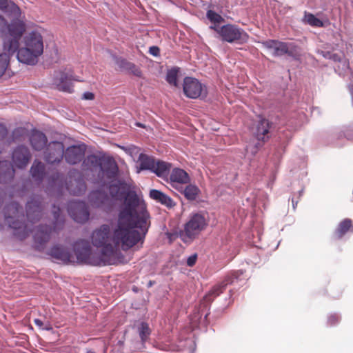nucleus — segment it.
Returning a JSON list of instances; mask_svg holds the SVG:
<instances>
[{
  "label": "nucleus",
  "instance_id": "f257e3e1",
  "mask_svg": "<svg viewBox=\"0 0 353 353\" xmlns=\"http://www.w3.org/2000/svg\"><path fill=\"white\" fill-rule=\"evenodd\" d=\"M112 197L122 200L114 236L123 250L143 242L150 227V215L142 196L123 179L112 181L109 186Z\"/></svg>",
  "mask_w": 353,
  "mask_h": 353
},
{
  "label": "nucleus",
  "instance_id": "f03ea898",
  "mask_svg": "<svg viewBox=\"0 0 353 353\" xmlns=\"http://www.w3.org/2000/svg\"><path fill=\"white\" fill-rule=\"evenodd\" d=\"M243 271L236 270L228 272L223 279L216 283L209 292L203 297L199 305L190 315V322L192 327L205 326L207 325V318L210 314V303L213 300L221 294L229 285L239 283V285L244 283V279L241 278Z\"/></svg>",
  "mask_w": 353,
  "mask_h": 353
},
{
  "label": "nucleus",
  "instance_id": "7ed1b4c3",
  "mask_svg": "<svg viewBox=\"0 0 353 353\" xmlns=\"http://www.w3.org/2000/svg\"><path fill=\"white\" fill-rule=\"evenodd\" d=\"M22 36L17 39L16 49L9 50L5 46V37L3 38V49L11 54H15L19 62L34 65L38 62L39 57L43 52V41L40 33L37 31H32L24 39V47L19 48L20 41Z\"/></svg>",
  "mask_w": 353,
  "mask_h": 353
},
{
  "label": "nucleus",
  "instance_id": "20e7f679",
  "mask_svg": "<svg viewBox=\"0 0 353 353\" xmlns=\"http://www.w3.org/2000/svg\"><path fill=\"white\" fill-rule=\"evenodd\" d=\"M0 10L10 19V23L8 22L6 26L8 32L5 35V46L10 50L16 49L17 39L26 31V25L20 19V8L13 2L0 0Z\"/></svg>",
  "mask_w": 353,
  "mask_h": 353
},
{
  "label": "nucleus",
  "instance_id": "39448f33",
  "mask_svg": "<svg viewBox=\"0 0 353 353\" xmlns=\"http://www.w3.org/2000/svg\"><path fill=\"white\" fill-rule=\"evenodd\" d=\"M82 166L90 172H97L101 180H113L118 176L119 172L114 159L104 153L88 154L82 161Z\"/></svg>",
  "mask_w": 353,
  "mask_h": 353
},
{
  "label": "nucleus",
  "instance_id": "423d86ee",
  "mask_svg": "<svg viewBox=\"0 0 353 353\" xmlns=\"http://www.w3.org/2000/svg\"><path fill=\"white\" fill-rule=\"evenodd\" d=\"M4 221L14 230V234L23 239L26 236L23 209L17 201L6 204L3 208Z\"/></svg>",
  "mask_w": 353,
  "mask_h": 353
},
{
  "label": "nucleus",
  "instance_id": "0eeeda50",
  "mask_svg": "<svg viewBox=\"0 0 353 353\" xmlns=\"http://www.w3.org/2000/svg\"><path fill=\"white\" fill-rule=\"evenodd\" d=\"M73 251L77 261L80 263L94 266H105L111 265V260L102 257L100 254L94 256L92 254V248L90 242L85 239H79L72 245Z\"/></svg>",
  "mask_w": 353,
  "mask_h": 353
},
{
  "label": "nucleus",
  "instance_id": "6e6552de",
  "mask_svg": "<svg viewBox=\"0 0 353 353\" xmlns=\"http://www.w3.org/2000/svg\"><path fill=\"white\" fill-rule=\"evenodd\" d=\"M276 129L274 122L263 117H261L257 122L254 136L256 140L246 146V151L254 156L273 136Z\"/></svg>",
  "mask_w": 353,
  "mask_h": 353
},
{
  "label": "nucleus",
  "instance_id": "1a4fd4ad",
  "mask_svg": "<svg viewBox=\"0 0 353 353\" xmlns=\"http://www.w3.org/2000/svg\"><path fill=\"white\" fill-rule=\"evenodd\" d=\"M92 243L97 248H101L100 255L105 259H110L114 254V248L112 243L116 245L121 243L115 238L114 234L113 237L110 235V229L108 225L103 224L98 230L93 232L92 234Z\"/></svg>",
  "mask_w": 353,
  "mask_h": 353
},
{
  "label": "nucleus",
  "instance_id": "9d476101",
  "mask_svg": "<svg viewBox=\"0 0 353 353\" xmlns=\"http://www.w3.org/2000/svg\"><path fill=\"white\" fill-rule=\"evenodd\" d=\"M262 46L271 52L274 57L288 55L294 60H298L301 56L299 46L294 42H284L277 39L263 41Z\"/></svg>",
  "mask_w": 353,
  "mask_h": 353
},
{
  "label": "nucleus",
  "instance_id": "9b49d317",
  "mask_svg": "<svg viewBox=\"0 0 353 353\" xmlns=\"http://www.w3.org/2000/svg\"><path fill=\"white\" fill-rule=\"evenodd\" d=\"M207 225L204 214L201 212L191 214L184 225V230L180 233L181 241L185 244H190Z\"/></svg>",
  "mask_w": 353,
  "mask_h": 353
},
{
  "label": "nucleus",
  "instance_id": "f8f14e48",
  "mask_svg": "<svg viewBox=\"0 0 353 353\" xmlns=\"http://www.w3.org/2000/svg\"><path fill=\"white\" fill-rule=\"evenodd\" d=\"M220 39L223 42L243 44L248 41V33L241 28L234 24H225L220 29Z\"/></svg>",
  "mask_w": 353,
  "mask_h": 353
},
{
  "label": "nucleus",
  "instance_id": "ddd939ff",
  "mask_svg": "<svg viewBox=\"0 0 353 353\" xmlns=\"http://www.w3.org/2000/svg\"><path fill=\"white\" fill-rule=\"evenodd\" d=\"M183 90L184 94L190 99H205L208 95V89L205 84L197 79L185 77L183 79Z\"/></svg>",
  "mask_w": 353,
  "mask_h": 353
},
{
  "label": "nucleus",
  "instance_id": "4468645a",
  "mask_svg": "<svg viewBox=\"0 0 353 353\" xmlns=\"http://www.w3.org/2000/svg\"><path fill=\"white\" fill-rule=\"evenodd\" d=\"M68 212L70 217L79 223H85L90 217L88 206L83 201H70L68 206Z\"/></svg>",
  "mask_w": 353,
  "mask_h": 353
},
{
  "label": "nucleus",
  "instance_id": "2eb2a0df",
  "mask_svg": "<svg viewBox=\"0 0 353 353\" xmlns=\"http://www.w3.org/2000/svg\"><path fill=\"white\" fill-rule=\"evenodd\" d=\"M64 145L61 141H53L47 145L44 151V160L49 164L59 163L63 158Z\"/></svg>",
  "mask_w": 353,
  "mask_h": 353
},
{
  "label": "nucleus",
  "instance_id": "dca6fc26",
  "mask_svg": "<svg viewBox=\"0 0 353 353\" xmlns=\"http://www.w3.org/2000/svg\"><path fill=\"white\" fill-rule=\"evenodd\" d=\"M85 151L86 145L85 143L72 145L64 150L63 157L68 164L76 165L85 158Z\"/></svg>",
  "mask_w": 353,
  "mask_h": 353
},
{
  "label": "nucleus",
  "instance_id": "f3484780",
  "mask_svg": "<svg viewBox=\"0 0 353 353\" xmlns=\"http://www.w3.org/2000/svg\"><path fill=\"white\" fill-rule=\"evenodd\" d=\"M52 227L47 224H40L33 236L34 250L41 252L50 239Z\"/></svg>",
  "mask_w": 353,
  "mask_h": 353
},
{
  "label": "nucleus",
  "instance_id": "a211bd4d",
  "mask_svg": "<svg viewBox=\"0 0 353 353\" xmlns=\"http://www.w3.org/2000/svg\"><path fill=\"white\" fill-rule=\"evenodd\" d=\"M43 206L41 199L33 196L28 201L26 205V213L28 220L34 223L40 220L42 216Z\"/></svg>",
  "mask_w": 353,
  "mask_h": 353
},
{
  "label": "nucleus",
  "instance_id": "6ab92c4d",
  "mask_svg": "<svg viewBox=\"0 0 353 353\" xmlns=\"http://www.w3.org/2000/svg\"><path fill=\"white\" fill-rule=\"evenodd\" d=\"M31 158V154L27 146L20 145L17 146L12 153V165L19 169H23L28 165Z\"/></svg>",
  "mask_w": 353,
  "mask_h": 353
},
{
  "label": "nucleus",
  "instance_id": "aec40b11",
  "mask_svg": "<svg viewBox=\"0 0 353 353\" xmlns=\"http://www.w3.org/2000/svg\"><path fill=\"white\" fill-rule=\"evenodd\" d=\"M47 254L52 258L53 261L65 265L69 264L72 261V253L68 248L63 245L57 244L52 246Z\"/></svg>",
  "mask_w": 353,
  "mask_h": 353
},
{
  "label": "nucleus",
  "instance_id": "412c9836",
  "mask_svg": "<svg viewBox=\"0 0 353 353\" xmlns=\"http://www.w3.org/2000/svg\"><path fill=\"white\" fill-rule=\"evenodd\" d=\"M67 189L71 194L76 196H81L85 193L86 184L81 174L77 173V175L70 176Z\"/></svg>",
  "mask_w": 353,
  "mask_h": 353
},
{
  "label": "nucleus",
  "instance_id": "4be33fe9",
  "mask_svg": "<svg viewBox=\"0 0 353 353\" xmlns=\"http://www.w3.org/2000/svg\"><path fill=\"white\" fill-rule=\"evenodd\" d=\"M190 182L189 174L183 169L174 168L170 174V183L173 188L179 190L182 184H187Z\"/></svg>",
  "mask_w": 353,
  "mask_h": 353
},
{
  "label": "nucleus",
  "instance_id": "5701e85b",
  "mask_svg": "<svg viewBox=\"0 0 353 353\" xmlns=\"http://www.w3.org/2000/svg\"><path fill=\"white\" fill-rule=\"evenodd\" d=\"M15 170L9 161H0V183L9 184L14 177Z\"/></svg>",
  "mask_w": 353,
  "mask_h": 353
},
{
  "label": "nucleus",
  "instance_id": "b1692460",
  "mask_svg": "<svg viewBox=\"0 0 353 353\" xmlns=\"http://www.w3.org/2000/svg\"><path fill=\"white\" fill-rule=\"evenodd\" d=\"M113 59L120 70L129 72L138 77L141 76V70L134 63L128 61L126 59L122 57L114 56Z\"/></svg>",
  "mask_w": 353,
  "mask_h": 353
},
{
  "label": "nucleus",
  "instance_id": "393cba45",
  "mask_svg": "<svg viewBox=\"0 0 353 353\" xmlns=\"http://www.w3.org/2000/svg\"><path fill=\"white\" fill-rule=\"evenodd\" d=\"M173 350L179 353H194L196 343L192 337H180L173 347Z\"/></svg>",
  "mask_w": 353,
  "mask_h": 353
},
{
  "label": "nucleus",
  "instance_id": "a878e982",
  "mask_svg": "<svg viewBox=\"0 0 353 353\" xmlns=\"http://www.w3.org/2000/svg\"><path fill=\"white\" fill-rule=\"evenodd\" d=\"M149 196L157 203H159L169 209L172 208L176 205V203L170 196L159 190H150Z\"/></svg>",
  "mask_w": 353,
  "mask_h": 353
},
{
  "label": "nucleus",
  "instance_id": "bb28decb",
  "mask_svg": "<svg viewBox=\"0 0 353 353\" xmlns=\"http://www.w3.org/2000/svg\"><path fill=\"white\" fill-rule=\"evenodd\" d=\"M47 141L46 135L39 130H33L30 137V145L36 151L42 150L46 145Z\"/></svg>",
  "mask_w": 353,
  "mask_h": 353
},
{
  "label": "nucleus",
  "instance_id": "cd10ccee",
  "mask_svg": "<svg viewBox=\"0 0 353 353\" xmlns=\"http://www.w3.org/2000/svg\"><path fill=\"white\" fill-rule=\"evenodd\" d=\"M57 86L60 91L72 92L73 83L71 76L64 72H61L57 79Z\"/></svg>",
  "mask_w": 353,
  "mask_h": 353
},
{
  "label": "nucleus",
  "instance_id": "c85d7f7f",
  "mask_svg": "<svg viewBox=\"0 0 353 353\" xmlns=\"http://www.w3.org/2000/svg\"><path fill=\"white\" fill-rule=\"evenodd\" d=\"M30 172L35 181L41 182L46 176L45 165L41 161H34L30 168Z\"/></svg>",
  "mask_w": 353,
  "mask_h": 353
},
{
  "label": "nucleus",
  "instance_id": "c756f323",
  "mask_svg": "<svg viewBox=\"0 0 353 353\" xmlns=\"http://www.w3.org/2000/svg\"><path fill=\"white\" fill-rule=\"evenodd\" d=\"M172 164L161 160H157L154 163V168L152 170V173H154L157 176L164 178L168 176Z\"/></svg>",
  "mask_w": 353,
  "mask_h": 353
},
{
  "label": "nucleus",
  "instance_id": "7c9ffc66",
  "mask_svg": "<svg viewBox=\"0 0 353 353\" xmlns=\"http://www.w3.org/2000/svg\"><path fill=\"white\" fill-rule=\"evenodd\" d=\"M138 161L139 162V170H149L151 172L154 168L155 159L145 153H140Z\"/></svg>",
  "mask_w": 353,
  "mask_h": 353
},
{
  "label": "nucleus",
  "instance_id": "2f4dec72",
  "mask_svg": "<svg viewBox=\"0 0 353 353\" xmlns=\"http://www.w3.org/2000/svg\"><path fill=\"white\" fill-rule=\"evenodd\" d=\"M89 200L96 207H101L108 200V194L101 190H95L89 195Z\"/></svg>",
  "mask_w": 353,
  "mask_h": 353
},
{
  "label": "nucleus",
  "instance_id": "473e14b6",
  "mask_svg": "<svg viewBox=\"0 0 353 353\" xmlns=\"http://www.w3.org/2000/svg\"><path fill=\"white\" fill-rule=\"evenodd\" d=\"M178 190L184 195L187 200L190 201L196 200L201 192L198 186L194 184H188L185 188L180 186Z\"/></svg>",
  "mask_w": 353,
  "mask_h": 353
},
{
  "label": "nucleus",
  "instance_id": "72a5a7b5",
  "mask_svg": "<svg viewBox=\"0 0 353 353\" xmlns=\"http://www.w3.org/2000/svg\"><path fill=\"white\" fill-rule=\"evenodd\" d=\"M292 137V132L290 130H282L278 133V144L283 151Z\"/></svg>",
  "mask_w": 353,
  "mask_h": 353
},
{
  "label": "nucleus",
  "instance_id": "f704fd0d",
  "mask_svg": "<svg viewBox=\"0 0 353 353\" xmlns=\"http://www.w3.org/2000/svg\"><path fill=\"white\" fill-rule=\"evenodd\" d=\"M137 332L141 339V346L143 347V343L146 342L151 334V330L149 327L148 323L145 321L141 322L137 325Z\"/></svg>",
  "mask_w": 353,
  "mask_h": 353
},
{
  "label": "nucleus",
  "instance_id": "c9c22d12",
  "mask_svg": "<svg viewBox=\"0 0 353 353\" xmlns=\"http://www.w3.org/2000/svg\"><path fill=\"white\" fill-rule=\"evenodd\" d=\"M352 220L350 219H345L339 223L335 230V234L339 239L342 238L347 232L351 228Z\"/></svg>",
  "mask_w": 353,
  "mask_h": 353
},
{
  "label": "nucleus",
  "instance_id": "e433bc0d",
  "mask_svg": "<svg viewBox=\"0 0 353 353\" xmlns=\"http://www.w3.org/2000/svg\"><path fill=\"white\" fill-rule=\"evenodd\" d=\"M179 72V68L172 67L168 70L166 73L165 80L170 84L174 87H178V74Z\"/></svg>",
  "mask_w": 353,
  "mask_h": 353
},
{
  "label": "nucleus",
  "instance_id": "4c0bfd02",
  "mask_svg": "<svg viewBox=\"0 0 353 353\" xmlns=\"http://www.w3.org/2000/svg\"><path fill=\"white\" fill-rule=\"evenodd\" d=\"M3 50L4 52L0 54V77H1L4 74L8 66L10 57L14 55L8 53L4 49Z\"/></svg>",
  "mask_w": 353,
  "mask_h": 353
},
{
  "label": "nucleus",
  "instance_id": "58836bf2",
  "mask_svg": "<svg viewBox=\"0 0 353 353\" xmlns=\"http://www.w3.org/2000/svg\"><path fill=\"white\" fill-rule=\"evenodd\" d=\"M305 20L307 24L312 27L322 28L324 26L323 22L312 13L305 12Z\"/></svg>",
  "mask_w": 353,
  "mask_h": 353
},
{
  "label": "nucleus",
  "instance_id": "ea45409f",
  "mask_svg": "<svg viewBox=\"0 0 353 353\" xmlns=\"http://www.w3.org/2000/svg\"><path fill=\"white\" fill-rule=\"evenodd\" d=\"M338 138L345 137L347 140L353 139V125L343 126L337 134Z\"/></svg>",
  "mask_w": 353,
  "mask_h": 353
},
{
  "label": "nucleus",
  "instance_id": "a19ab883",
  "mask_svg": "<svg viewBox=\"0 0 353 353\" xmlns=\"http://www.w3.org/2000/svg\"><path fill=\"white\" fill-rule=\"evenodd\" d=\"M330 58L329 59V60H332L334 62H339V63H342V66H343V70L345 72L346 70H350V67H349V63L348 61H347L346 59H343V57L337 54V53H333L331 52V54H330Z\"/></svg>",
  "mask_w": 353,
  "mask_h": 353
},
{
  "label": "nucleus",
  "instance_id": "79ce46f5",
  "mask_svg": "<svg viewBox=\"0 0 353 353\" xmlns=\"http://www.w3.org/2000/svg\"><path fill=\"white\" fill-rule=\"evenodd\" d=\"M206 16L209 21L213 23H220L224 21V19L219 14L212 10L207 12Z\"/></svg>",
  "mask_w": 353,
  "mask_h": 353
},
{
  "label": "nucleus",
  "instance_id": "37998d69",
  "mask_svg": "<svg viewBox=\"0 0 353 353\" xmlns=\"http://www.w3.org/2000/svg\"><path fill=\"white\" fill-rule=\"evenodd\" d=\"M341 321V316L337 313L330 314L327 316V324L330 326L337 325Z\"/></svg>",
  "mask_w": 353,
  "mask_h": 353
},
{
  "label": "nucleus",
  "instance_id": "c03bdc74",
  "mask_svg": "<svg viewBox=\"0 0 353 353\" xmlns=\"http://www.w3.org/2000/svg\"><path fill=\"white\" fill-rule=\"evenodd\" d=\"M23 130L21 128H17L12 130L11 137L8 141L9 143L19 140V138L23 135Z\"/></svg>",
  "mask_w": 353,
  "mask_h": 353
},
{
  "label": "nucleus",
  "instance_id": "a18cd8bd",
  "mask_svg": "<svg viewBox=\"0 0 353 353\" xmlns=\"http://www.w3.org/2000/svg\"><path fill=\"white\" fill-rule=\"evenodd\" d=\"M53 229L54 230H60L63 228L64 225V217L61 216L59 217L53 218Z\"/></svg>",
  "mask_w": 353,
  "mask_h": 353
},
{
  "label": "nucleus",
  "instance_id": "49530a36",
  "mask_svg": "<svg viewBox=\"0 0 353 353\" xmlns=\"http://www.w3.org/2000/svg\"><path fill=\"white\" fill-rule=\"evenodd\" d=\"M197 258L198 256L196 253H194L188 256L186 261L187 265L189 267H193L196 262Z\"/></svg>",
  "mask_w": 353,
  "mask_h": 353
},
{
  "label": "nucleus",
  "instance_id": "de8ad7c7",
  "mask_svg": "<svg viewBox=\"0 0 353 353\" xmlns=\"http://www.w3.org/2000/svg\"><path fill=\"white\" fill-rule=\"evenodd\" d=\"M8 128L5 124L0 123V141H3L8 135Z\"/></svg>",
  "mask_w": 353,
  "mask_h": 353
},
{
  "label": "nucleus",
  "instance_id": "09e8293b",
  "mask_svg": "<svg viewBox=\"0 0 353 353\" xmlns=\"http://www.w3.org/2000/svg\"><path fill=\"white\" fill-rule=\"evenodd\" d=\"M148 52L154 56V57H159L160 56V49L158 46H150L149 48V51Z\"/></svg>",
  "mask_w": 353,
  "mask_h": 353
},
{
  "label": "nucleus",
  "instance_id": "8fccbe9b",
  "mask_svg": "<svg viewBox=\"0 0 353 353\" xmlns=\"http://www.w3.org/2000/svg\"><path fill=\"white\" fill-rule=\"evenodd\" d=\"M52 214L53 215V218L63 216L61 213V208L56 206L54 204L52 205Z\"/></svg>",
  "mask_w": 353,
  "mask_h": 353
},
{
  "label": "nucleus",
  "instance_id": "3c124183",
  "mask_svg": "<svg viewBox=\"0 0 353 353\" xmlns=\"http://www.w3.org/2000/svg\"><path fill=\"white\" fill-rule=\"evenodd\" d=\"M317 53L322 56L323 57H324L325 59H329L330 58V54H331V52L330 51H327V50H318L317 51Z\"/></svg>",
  "mask_w": 353,
  "mask_h": 353
},
{
  "label": "nucleus",
  "instance_id": "603ef678",
  "mask_svg": "<svg viewBox=\"0 0 353 353\" xmlns=\"http://www.w3.org/2000/svg\"><path fill=\"white\" fill-rule=\"evenodd\" d=\"M143 347L141 346V340L139 341H137L134 346V350L136 351H143L145 348V343H143Z\"/></svg>",
  "mask_w": 353,
  "mask_h": 353
},
{
  "label": "nucleus",
  "instance_id": "864d4df0",
  "mask_svg": "<svg viewBox=\"0 0 353 353\" xmlns=\"http://www.w3.org/2000/svg\"><path fill=\"white\" fill-rule=\"evenodd\" d=\"M83 99L85 100H93L94 99V94L91 92H85L83 94Z\"/></svg>",
  "mask_w": 353,
  "mask_h": 353
},
{
  "label": "nucleus",
  "instance_id": "5fc2aeb1",
  "mask_svg": "<svg viewBox=\"0 0 353 353\" xmlns=\"http://www.w3.org/2000/svg\"><path fill=\"white\" fill-rule=\"evenodd\" d=\"M8 25V21L1 15H0V30H3L6 28Z\"/></svg>",
  "mask_w": 353,
  "mask_h": 353
},
{
  "label": "nucleus",
  "instance_id": "6e6d98bb",
  "mask_svg": "<svg viewBox=\"0 0 353 353\" xmlns=\"http://www.w3.org/2000/svg\"><path fill=\"white\" fill-rule=\"evenodd\" d=\"M210 28L214 30L219 34V37H221V33L220 32V29L221 28V26H219V23H214L213 25H211Z\"/></svg>",
  "mask_w": 353,
  "mask_h": 353
},
{
  "label": "nucleus",
  "instance_id": "4d7b16f0",
  "mask_svg": "<svg viewBox=\"0 0 353 353\" xmlns=\"http://www.w3.org/2000/svg\"><path fill=\"white\" fill-rule=\"evenodd\" d=\"M6 193L4 190L0 188V208H1L3 203L4 201Z\"/></svg>",
  "mask_w": 353,
  "mask_h": 353
},
{
  "label": "nucleus",
  "instance_id": "13d9d810",
  "mask_svg": "<svg viewBox=\"0 0 353 353\" xmlns=\"http://www.w3.org/2000/svg\"><path fill=\"white\" fill-rule=\"evenodd\" d=\"M34 324L36 325H37L39 327H41L42 325H43V321L41 319H35L34 320Z\"/></svg>",
  "mask_w": 353,
  "mask_h": 353
},
{
  "label": "nucleus",
  "instance_id": "bf43d9fd",
  "mask_svg": "<svg viewBox=\"0 0 353 353\" xmlns=\"http://www.w3.org/2000/svg\"><path fill=\"white\" fill-rule=\"evenodd\" d=\"M349 90L352 97V103L353 105V85L349 86Z\"/></svg>",
  "mask_w": 353,
  "mask_h": 353
},
{
  "label": "nucleus",
  "instance_id": "052dcab7",
  "mask_svg": "<svg viewBox=\"0 0 353 353\" xmlns=\"http://www.w3.org/2000/svg\"><path fill=\"white\" fill-rule=\"evenodd\" d=\"M292 203L293 209L295 210L296 208L297 203H298V201H294V199L292 197Z\"/></svg>",
  "mask_w": 353,
  "mask_h": 353
},
{
  "label": "nucleus",
  "instance_id": "680f3d73",
  "mask_svg": "<svg viewBox=\"0 0 353 353\" xmlns=\"http://www.w3.org/2000/svg\"><path fill=\"white\" fill-rule=\"evenodd\" d=\"M136 126L137 127H140V128H145V125L141 123H139V122H136L135 123Z\"/></svg>",
  "mask_w": 353,
  "mask_h": 353
},
{
  "label": "nucleus",
  "instance_id": "e2e57ef3",
  "mask_svg": "<svg viewBox=\"0 0 353 353\" xmlns=\"http://www.w3.org/2000/svg\"><path fill=\"white\" fill-rule=\"evenodd\" d=\"M52 328V327L48 325V326H46L45 327L43 328V330H51Z\"/></svg>",
  "mask_w": 353,
  "mask_h": 353
},
{
  "label": "nucleus",
  "instance_id": "0e129e2a",
  "mask_svg": "<svg viewBox=\"0 0 353 353\" xmlns=\"http://www.w3.org/2000/svg\"><path fill=\"white\" fill-rule=\"evenodd\" d=\"M153 284H154V281H150L149 283H148V287L150 288L152 286Z\"/></svg>",
  "mask_w": 353,
  "mask_h": 353
},
{
  "label": "nucleus",
  "instance_id": "69168bd1",
  "mask_svg": "<svg viewBox=\"0 0 353 353\" xmlns=\"http://www.w3.org/2000/svg\"><path fill=\"white\" fill-rule=\"evenodd\" d=\"M303 189H301V190L299 191V196H301L302 194H303Z\"/></svg>",
  "mask_w": 353,
  "mask_h": 353
},
{
  "label": "nucleus",
  "instance_id": "338daca9",
  "mask_svg": "<svg viewBox=\"0 0 353 353\" xmlns=\"http://www.w3.org/2000/svg\"><path fill=\"white\" fill-rule=\"evenodd\" d=\"M3 225L2 224V223L0 221V230H3Z\"/></svg>",
  "mask_w": 353,
  "mask_h": 353
},
{
  "label": "nucleus",
  "instance_id": "774afa93",
  "mask_svg": "<svg viewBox=\"0 0 353 353\" xmlns=\"http://www.w3.org/2000/svg\"><path fill=\"white\" fill-rule=\"evenodd\" d=\"M88 353H94L91 350L87 351Z\"/></svg>",
  "mask_w": 353,
  "mask_h": 353
}]
</instances>
